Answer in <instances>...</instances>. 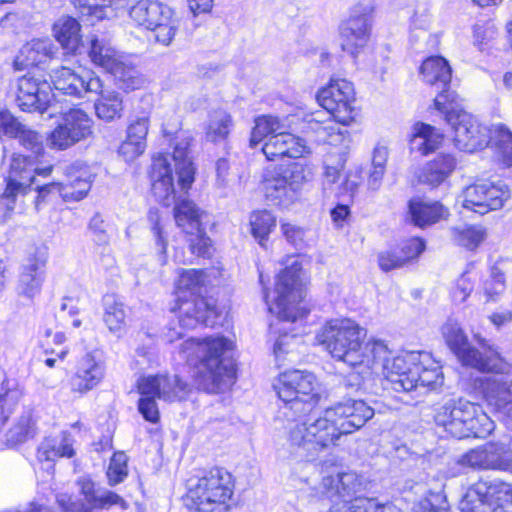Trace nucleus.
I'll use <instances>...</instances> for the list:
<instances>
[{"label": "nucleus", "mask_w": 512, "mask_h": 512, "mask_svg": "<svg viewBox=\"0 0 512 512\" xmlns=\"http://www.w3.org/2000/svg\"><path fill=\"white\" fill-rule=\"evenodd\" d=\"M127 462L128 457L125 453L116 452L113 454L106 473L109 485L115 486L124 481L128 475Z\"/></svg>", "instance_id": "49"}, {"label": "nucleus", "mask_w": 512, "mask_h": 512, "mask_svg": "<svg viewBox=\"0 0 512 512\" xmlns=\"http://www.w3.org/2000/svg\"><path fill=\"white\" fill-rule=\"evenodd\" d=\"M146 145L128 137L121 143L118 153L127 162L133 161L144 153Z\"/></svg>", "instance_id": "59"}, {"label": "nucleus", "mask_w": 512, "mask_h": 512, "mask_svg": "<svg viewBox=\"0 0 512 512\" xmlns=\"http://www.w3.org/2000/svg\"><path fill=\"white\" fill-rule=\"evenodd\" d=\"M72 438L67 433L57 437H46L39 445L37 458L39 461L54 462L58 458H71L74 455Z\"/></svg>", "instance_id": "33"}, {"label": "nucleus", "mask_w": 512, "mask_h": 512, "mask_svg": "<svg viewBox=\"0 0 512 512\" xmlns=\"http://www.w3.org/2000/svg\"><path fill=\"white\" fill-rule=\"evenodd\" d=\"M138 389L144 393H155L165 401H182L190 393V385L178 375H150L138 381Z\"/></svg>", "instance_id": "21"}, {"label": "nucleus", "mask_w": 512, "mask_h": 512, "mask_svg": "<svg viewBox=\"0 0 512 512\" xmlns=\"http://www.w3.org/2000/svg\"><path fill=\"white\" fill-rule=\"evenodd\" d=\"M148 219L152 225L151 230L155 238L156 247L160 253L159 261L161 264H165L167 260V235L164 233L163 226L161 225L159 212L157 210H150L148 214Z\"/></svg>", "instance_id": "52"}, {"label": "nucleus", "mask_w": 512, "mask_h": 512, "mask_svg": "<svg viewBox=\"0 0 512 512\" xmlns=\"http://www.w3.org/2000/svg\"><path fill=\"white\" fill-rule=\"evenodd\" d=\"M189 247L193 254L201 257L211 256V240L206 236L204 230L199 228V231H194L190 234Z\"/></svg>", "instance_id": "57"}, {"label": "nucleus", "mask_w": 512, "mask_h": 512, "mask_svg": "<svg viewBox=\"0 0 512 512\" xmlns=\"http://www.w3.org/2000/svg\"><path fill=\"white\" fill-rule=\"evenodd\" d=\"M129 15L136 24L153 31L155 40L165 46L172 42L179 28L173 10L156 0H139Z\"/></svg>", "instance_id": "12"}, {"label": "nucleus", "mask_w": 512, "mask_h": 512, "mask_svg": "<svg viewBox=\"0 0 512 512\" xmlns=\"http://www.w3.org/2000/svg\"><path fill=\"white\" fill-rule=\"evenodd\" d=\"M316 341L332 357L346 362L352 343V321L345 318L327 322L317 333Z\"/></svg>", "instance_id": "20"}, {"label": "nucleus", "mask_w": 512, "mask_h": 512, "mask_svg": "<svg viewBox=\"0 0 512 512\" xmlns=\"http://www.w3.org/2000/svg\"><path fill=\"white\" fill-rule=\"evenodd\" d=\"M60 114L61 120L46 137L49 148L64 151L92 135L94 122L85 110L73 107Z\"/></svg>", "instance_id": "13"}, {"label": "nucleus", "mask_w": 512, "mask_h": 512, "mask_svg": "<svg viewBox=\"0 0 512 512\" xmlns=\"http://www.w3.org/2000/svg\"><path fill=\"white\" fill-rule=\"evenodd\" d=\"M278 396L297 421L290 429L288 440L308 460L335 445L342 435L352 432V404H337L315 417L312 410L320 400L316 376L303 370L286 371L280 376Z\"/></svg>", "instance_id": "1"}, {"label": "nucleus", "mask_w": 512, "mask_h": 512, "mask_svg": "<svg viewBox=\"0 0 512 512\" xmlns=\"http://www.w3.org/2000/svg\"><path fill=\"white\" fill-rule=\"evenodd\" d=\"M354 512H402L391 502L380 503L376 498L354 497Z\"/></svg>", "instance_id": "54"}, {"label": "nucleus", "mask_w": 512, "mask_h": 512, "mask_svg": "<svg viewBox=\"0 0 512 512\" xmlns=\"http://www.w3.org/2000/svg\"><path fill=\"white\" fill-rule=\"evenodd\" d=\"M23 391L15 378H9L5 373H0V420L5 424L12 414Z\"/></svg>", "instance_id": "34"}, {"label": "nucleus", "mask_w": 512, "mask_h": 512, "mask_svg": "<svg viewBox=\"0 0 512 512\" xmlns=\"http://www.w3.org/2000/svg\"><path fill=\"white\" fill-rule=\"evenodd\" d=\"M448 215V209L438 201L426 202L421 199H411L408 203V219L420 228L446 219Z\"/></svg>", "instance_id": "26"}, {"label": "nucleus", "mask_w": 512, "mask_h": 512, "mask_svg": "<svg viewBox=\"0 0 512 512\" xmlns=\"http://www.w3.org/2000/svg\"><path fill=\"white\" fill-rule=\"evenodd\" d=\"M121 89L130 91L140 88L144 78L138 69L124 56L109 72Z\"/></svg>", "instance_id": "43"}, {"label": "nucleus", "mask_w": 512, "mask_h": 512, "mask_svg": "<svg viewBox=\"0 0 512 512\" xmlns=\"http://www.w3.org/2000/svg\"><path fill=\"white\" fill-rule=\"evenodd\" d=\"M20 194L14 189H10L9 186L6 185V189L2 195H0V222L8 219L14 210L16 196Z\"/></svg>", "instance_id": "62"}, {"label": "nucleus", "mask_w": 512, "mask_h": 512, "mask_svg": "<svg viewBox=\"0 0 512 512\" xmlns=\"http://www.w3.org/2000/svg\"><path fill=\"white\" fill-rule=\"evenodd\" d=\"M462 197L464 208L484 215L502 208L504 202L510 198V192L505 184L481 182L465 187Z\"/></svg>", "instance_id": "16"}, {"label": "nucleus", "mask_w": 512, "mask_h": 512, "mask_svg": "<svg viewBox=\"0 0 512 512\" xmlns=\"http://www.w3.org/2000/svg\"><path fill=\"white\" fill-rule=\"evenodd\" d=\"M388 156V144L384 141L378 142L372 152V168L368 176L369 189L377 190L380 187L386 171Z\"/></svg>", "instance_id": "45"}, {"label": "nucleus", "mask_w": 512, "mask_h": 512, "mask_svg": "<svg viewBox=\"0 0 512 512\" xmlns=\"http://www.w3.org/2000/svg\"><path fill=\"white\" fill-rule=\"evenodd\" d=\"M179 305V326L181 329H193L199 324L210 326L214 324L211 320L215 315L214 307L210 306L203 298L194 297L191 300H182L178 297Z\"/></svg>", "instance_id": "23"}, {"label": "nucleus", "mask_w": 512, "mask_h": 512, "mask_svg": "<svg viewBox=\"0 0 512 512\" xmlns=\"http://www.w3.org/2000/svg\"><path fill=\"white\" fill-rule=\"evenodd\" d=\"M443 135L433 126L425 123H416L410 138V149L426 155L439 147Z\"/></svg>", "instance_id": "35"}, {"label": "nucleus", "mask_w": 512, "mask_h": 512, "mask_svg": "<svg viewBox=\"0 0 512 512\" xmlns=\"http://www.w3.org/2000/svg\"><path fill=\"white\" fill-rule=\"evenodd\" d=\"M512 503V486L499 479H480L462 498L461 512H506Z\"/></svg>", "instance_id": "10"}, {"label": "nucleus", "mask_w": 512, "mask_h": 512, "mask_svg": "<svg viewBox=\"0 0 512 512\" xmlns=\"http://www.w3.org/2000/svg\"><path fill=\"white\" fill-rule=\"evenodd\" d=\"M232 342L222 336L204 339L188 338L180 345L183 358L195 366V381L208 393L228 390L235 381L231 356Z\"/></svg>", "instance_id": "4"}, {"label": "nucleus", "mask_w": 512, "mask_h": 512, "mask_svg": "<svg viewBox=\"0 0 512 512\" xmlns=\"http://www.w3.org/2000/svg\"><path fill=\"white\" fill-rule=\"evenodd\" d=\"M62 182H51L46 184H38L35 188L37 196L35 199V207L38 210L40 205L48 200L51 195L58 194L63 198Z\"/></svg>", "instance_id": "58"}, {"label": "nucleus", "mask_w": 512, "mask_h": 512, "mask_svg": "<svg viewBox=\"0 0 512 512\" xmlns=\"http://www.w3.org/2000/svg\"><path fill=\"white\" fill-rule=\"evenodd\" d=\"M189 143L185 140L176 144L173 152L175 171L178 176V184L182 191L187 192L194 182L195 168L188 157Z\"/></svg>", "instance_id": "39"}, {"label": "nucleus", "mask_w": 512, "mask_h": 512, "mask_svg": "<svg viewBox=\"0 0 512 512\" xmlns=\"http://www.w3.org/2000/svg\"><path fill=\"white\" fill-rule=\"evenodd\" d=\"M457 166L456 158L449 153H440L428 161L419 171V183L438 187L454 172Z\"/></svg>", "instance_id": "25"}, {"label": "nucleus", "mask_w": 512, "mask_h": 512, "mask_svg": "<svg viewBox=\"0 0 512 512\" xmlns=\"http://www.w3.org/2000/svg\"><path fill=\"white\" fill-rule=\"evenodd\" d=\"M374 10V0H360L354 7V48L364 47L369 41Z\"/></svg>", "instance_id": "31"}, {"label": "nucleus", "mask_w": 512, "mask_h": 512, "mask_svg": "<svg viewBox=\"0 0 512 512\" xmlns=\"http://www.w3.org/2000/svg\"><path fill=\"white\" fill-rule=\"evenodd\" d=\"M425 249V243L421 238L413 237L403 242L399 254L405 262L418 257Z\"/></svg>", "instance_id": "61"}, {"label": "nucleus", "mask_w": 512, "mask_h": 512, "mask_svg": "<svg viewBox=\"0 0 512 512\" xmlns=\"http://www.w3.org/2000/svg\"><path fill=\"white\" fill-rule=\"evenodd\" d=\"M366 336V330L354 324V386L370 389L374 375L381 371L394 391H412L414 380L410 371L421 360V352L409 351L390 359L382 341L366 340Z\"/></svg>", "instance_id": "3"}, {"label": "nucleus", "mask_w": 512, "mask_h": 512, "mask_svg": "<svg viewBox=\"0 0 512 512\" xmlns=\"http://www.w3.org/2000/svg\"><path fill=\"white\" fill-rule=\"evenodd\" d=\"M486 460V455L481 445L461 455L457 460V464L463 469L488 470Z\"/></svg>", "instance_id": "56"}, {"label": "nucleus", "mask_w": 512, "mask_h": 512, "mask_svg": "<svg viewBox=\"0 0 512 512\" xmlns=\"http://www.w3.org/2000/svg\"><path fill=\"white\" fill-rule=\"evenodd\" d=\"M420 73L427 84L439 89L434 99V106L438 111H442L446 104L455 103L456 93L450 90L452 70L443 57L427 58L420 67Z\"/></svg>", "instance_id": "19"}, {"label": "nucleus", "mask_w": 512, "mask_h": 512, "mask_svg": "<svg viewBox=\"0 0 512 512\" xmlns=\"http://www.w3.org/2000/svg\"><path fill=\"white\" fill-rule=\"evenodd\" d=\"M52 82L54 88L65 95L84 97L87 93L101 91L102 81L92 70H73L61 67L53 72Z\"/></svg>", "instance_id": "17"}, {"label": "nucleus", "mask_w": 512, "mask_h": 512, "mask_svg": "<svg viewBox=\"0 0 512 512\" xmlns=\"http://www.w3.org/2000/svg\"><path fill=\"white\" fill-rule=\"evenodd\" d=\"M54 94L50 83L42 78L27 74L17 80L16 103L22 111L49 112V117L58 111L53 103Z\"/></svg>", "instance_id": "14"}, {"label": "nucleus", "mask_w": 512, "mask_h": 512, "mask_svg": "<svg viewBox=\"0 0 512 512\" xmlns=\"http://www.w3.org/2000/svg\"><path fill=\"white\" fill-rule=\"evenodd\" d=\"M250 226L253 237L264 246L269 234L276 227V217L267 210L254 211L250 215Z\"/></svg>", "instance_id": "47"}, {"label": "nucleus", "mask_w": 512, "mask_h": 512, "mask_svg": "<svg viewBox=\"0 0 512 512\" xmlns=\"http://www.w3.org/2000/svg\"><path fill=\"white\" fill-rule=\"evenodd\" d=\"M140 398L138 400V411L143 418L151 423H158L160 419V413L158 404L156 402L157 395L155 393H144L141 389H138Z\"/></svg>", "instance_id": "53"}, {"label": "nucleus", "mask_w": 512, "mask_h": 512, "mask_svg": "<svg viewBox=\"0 0 512 512\" xmlns=\"http://www.w3.org/2000/svg\"><path fill=\"white\" fill-rule=\"evenodd\" d=\"M261 150L270 161L284 157L299 158L308 153L306 141L287 130L269 137Z\"/></svg>", "instance_id": "22"}, {"label": "nucleus", "mask_w": 512, "mask_h": 512, "mask_svg": "<svg viewBox=\"0 0 512 512\" xmlns=\"http://www.w3.org/2000/svg\"><path fill=\"white\" fill-rule=\"evenodd\" d=\"M13 138H17L19 143L27 150H30L36 156L44 151L43 137L37 131L32 130L21 123L20 129Z\"/></svg>", "instance_id": "50"}, {"label": "nucleus", "mask_w": 512, "mask_h": 512, "mask_svg": "<svg viewBox=\"0 0 512 512\" xmlns=\"http://www.w3.org/2000/svg\"><path fill=\"white\" fill-rule=\"evenodd\" d=\"M232 475L214 467L188 481L187 501L199 512H212L217 505L227 503L233 495Z\"/></svg>", "instance_id": "8"}, {"label": "nucleus", "mask_w": 512, "mask_h": 512, "mask_svg": "<svg viewBox=\"0 0 512 512\" xmlns=\"http://www.w3.org/2000/svg\"><path fill=\"white\" fill-rule=\"evenodd\" d=\"M66 180L62 182L63 200H82L91 189L92 179L89 171L83 167L72 166L66 170Z\"/></svg>", "instance_id": "30"}, {"label": "nucleus", "mask_w": 512, "mask_h": 512, "mask_svg": "<svg viewBox=\"0 0 512 512\" xmlns=\"http://www.w3.org/2000/svg\"><path fill=\"white\" fill-rule=\"evenodd\" d=\"M434 420L452 437L483 438L494 429V422L481 406L463 399H449L435 409Z\"/></svg>", "instance_id": "6"}, {"label": "nucleus", "mask_w": 512, "mask_h": 512, "mask_svg": "<svg viewBox=\"0 0 512 512\" xmlns=\"http://www.w3.org/2000/svg\"><path fill=\"white\" fill-rule=\"evenodd\" d=\"M307 180V170L300 163L277 166L265 175V195L275 205L287 207L299 198Z\"/></svg>", "instance_id": "11"}, {"label": "nucleus", "mask_w": 512, "mask_h": 512, "mask_svg": "<svg viewBox=\"0 0 512 512\" xmlns=\"http://www.w3.org/2000/svg\"><path fill=\"white\" fill-rule=\"evenodd\" d=\"M249 146L256 148L264 139L288 130L287 120L273 115H261L254 121Z\"/></svg>", "instance_id": "36"}, {"label": "nucleus", "mask_w": 512, "mask_h": 512, "mask_svg": "<svg viewBox=\"0 0 512 512\" xmlns=\"http://www.w3.org/2000/svg\"><path fill=\"white\" fill-rule=\"evenodd\" d=\"M36 162L29 156L13 154L7 177V186L20 194H26L35 182Z\"/></svg>", "instance_id": "24"}, {"label": "nucleus", "mask_w": 512, "mask_h": 512, "mask_svg": "<svg viewBox=\"0 0 512 512\" xmlns=\"http://www.w3.org/2000/svg\"><path fill=\"white\" fill-rule=\"evenodd\" d=\"M126 310L124 303L114 295L104 298V322L108 329L117 333L124 329L126 324Z\"/></svg>", "instance_id": "44"}, {"label": "nucleus", "mask_w": 512, "mask_h": 512, "mask_svg": "<svg viewBox=\"0 0 512 512\" xmlns=\"http://www.w3.org/2000/svg\"><path fill=\"white\" fill-rule=\"evenodd\" d=\"M410 373L414 380V389L419 387L435 389L443 384L444 377L441 366L433 361L426 352H421V360L417 362Z\"/></svg>", "instance_id": "29"}, {"label": "nucleus", "mask_w": 512, "mask_h": 512, "mask_svg": "<svg viewBox=\"0 0 512 512\" xmlns=\"http://www.w3.org/2000/svg\"><path fill=\"white\" fill-rule=\"evenodd\" d=\"M351 95L350 82L345 79L332 80L327 87L318 92L317 101L337 122L349 125L352 122Z\"/></svg>", "instance_id": "18"}, {"label": "nucleus", "mask_w": 512, "mask_h": 512, "mask_svg": "<svg viewBox=\"0 0 512 512\" xmlns=\"http://www.w3.org/2000/svg\"><path fill=\"white\" fill-rule=\"evenodd\" d=\"M89 57L91 61L109 73L124 57L104 39L93 36L90 40Z\"/></svg>", "instance_id": "40"}, {"label": "nucleus", "mask_w": 512, "mask_h": 512, "mask_svg": "<svg viewBox=\"0 0 512 512\" xmlns=\"http://www.w3.org/2000/svg\"><path fill=\"white\" fill-rule=\"evenodd\" d=\"M150 177L152 180V192L156 199L164 206H170L172 203H175L174 218L177 226L182 228L187 234L199 231L204 212L186 198H179L175 201L172 169L166 156L159 155L154 157Z\"/></svg>", "instance_id": "7"}, {"label": "nucleus", "mask_w": 512, "mask_h": 512, "mask_svg": "<svg viewBox=\"0 0 512 512\" xmlns=\"http://www.w3.org/2000/svg\"><path fill=\"white\" fill-rule=\"evenodd\" d=\"M99 95V98L94 103L96 116L106 122L113 121L122 116L123 100L119 93L110 90H103L94 92Z\"/></svg>", "instance_id": "41"}, {"label": "nucleus", "mask_w": 512, "mask_h": 512, "mask_svg": "<svg viewBox=\"0 0 512 512\" xmlns=\"http://www.w3.org/2000/svg\"><path fill=\"white\" fill-rule=\"evenodd\" d=\"M486 455L488 470L512 472V439L509 444L502 441H490L482 445Z\"/></svg>", "instance_id": "38"}, {"label": "nucleus", "mask_w": 512, "mask_h": 512, "mask_svg": "<svg viewBox=\"0 0 512 512\" xmlns=\"http://www.w3.org/2000/svg\"><path fill=\"white\" fill-rule=\"evenodd\" d=\"M378 263L383 271L400 268L406 264L404 258L397 251H385L379 254Z\"/></svg>", "instance_id": "63"}, {"label": "nucleus", "mask_w": 512, "mask_h": 512, "mask_svg": "<svg viewBox=\"0 0 512 512\" xmlns=\"http://www.w3.org/2000/svg\"><path fill=\"white\" fill-rule=\"evenodd\" d=\"M232 116L225 110L217 109L210 112L205 127L207 141L220 144L227 140L233 129Z\"/></svg>", "instance_id": "37"}, {"label": "nucleus", "mask_w": 512, "mask_h": 512, "mask_svg": "<svg viewBox=\"0 0 512 512\" xmlns=\"http://www.w3.org/2000/svg\"><path fill=\"white\" fill-rule=\"evenodd\" d=\"M106 367L101 353L93 350L82 355L68 381L70 392L79 397L98 387L105 377Z\"/></svg>", "instance_id": "15"}, {"label": "nucleus", "mask_w": 512, "mask_h": 512, "mask_svg": "<svg viewBox=\"0 0 512 512\" xmlns=\"http://www.w3.org/2000/svg\"><path fill=\"white\" fill-rule=\"evenodd\" d=\"M455 103L446 104L440 111L454 131V145L461 151L473 153L489 144L493 146L503 164L512 166V132L503 124L482 126L471 114L458 109Z\"/></svg>", "instance_id": "5"}, {"label": "nucleus", "mask_w": 512, "mask_h": 512, "mask_svg": "<svg viewBox=\"0 0 512 512\" xmlns=\"http://www.w3.org/2000/svg\"><path fill=\"white\" fill-rule=\"evenodd\" d=\"M36 420L31 409H25L17 422L6 434L8 446H16L33 438L36 435Z\"/></svg>", "instance_id": "42"}, {"label": "nucleus", "mask_w": 512, "mask_h": 512, "mask_svg": "<svg viewBox=\"0 0 512 512\" xmlns=\"http://www.w3.org/2000/svg\"><path fill=\"white\" fill-rule=\"evenodd\" d=\"M374 414L373 407L361 399H354V430L361 428Z\"/></svg>", "instance_id": "60"}, {"label": "nucleus", "mask_w": 512, "mask_h": 512, "mask_svg": "<svg viewBox=\"0 0 512 512\" xmlns=\"http://www.w3.org/2000/svg\"><path fill=\"white\" fill-rule=\"evenodd\" d=\"M205 281L203 271L196 269L182 270L176 284L179 293L189 292L195 296L199 294Z\"/></svg>", "instance_id": "48"}, {"label": "nucleus", "mask_w": 512, "mask_h": 512, "mask_svg": "<svg viewBox=\"0 0 512 512\" xmlns=\"http://www.w3.org/2000/svg\"><path fill=\"white\" fill-rule=\"evenodd\" d=\"M441 332L450 350L464 366L495 374L481 379L482 393L496 412L512 420V378L504 375L506 363L497 350L479 335H475V339L484 351L472 347L460 323L453 318L447 319Z\"/></svg>", "instance_id": "2"}, {"label": "nucleus", "mask_w": 512, "mask_h": 512, "mask_svg": "<svg viewBox=\"0 0 512 512\" xmlns=\"http://www.w3.org/2000/svg\"><path fill=\"white\" fill-rule=\"evenodd\" d=\"M149 123L150 120L147 114H141L132 118L127 126L126 137L146 145Z\"/></svg>", "instance_id": "55"}, {"label": "nucleus", "mask_w": 512, "mask_h": 512, "mask_svg": "<svg viewBox=\"0 0 512 512\" xmlns=\"http://www.w3.org/2000/svg\"><path fill=\"white\" fill-rule=\"evenodd\" d=\"M45 265V259L39 257L27 260V263L23 265L16 288L19 295L33 298L40 292L44 281Z\"/></svg>", "instance_id": "28"}, {"label": "nucleus", "mask_w": 512, "mask_h": 512, "mask_svg": "<svg viewBox=\"0 0 512 512\" xmlns=\"http://www.w3.org/2000/svg\"><path fill=\"white\" fill-rule=\"evenodd\" d=\"M453 241L469 250L476 249L486 238V229L477 225H463L451 229Z\"/></svg>", "instance_id": "46"}, {"label": "nucleus", "mask_w": 512, "mask_h": 512, "mask_svg": "<svg viewBox=\"0 0 512 512\" xmlns=\"http://www.w3.org/2000/svg\"><path fill=\"white\" fill-rule=\"evenodd\" d=\"M495 34L496 31L492 23H486L484 25L477 24L474 26V41L480 51L484 50V45L492 40Z\"/></svg>", "instance_id": "64"}, {"label": "nucleus", "mask_w": 512, "mask_h": 512, "mask_svg": "<svg viewBox=\"0 0 512 512\" xmlns=\"http://www.w3.org/2000/svg\"><path fill=\"white\" fill-rule=\"evenodd\" d=\"M79 22L70 16L59 18L53 25V35L63 49L75 53L80 47L82 36Z\"/></svg>", "instance_id": "32"}, {"label": "nucleus", "mask_w": 512, "mask_h": 512, "mask_svg": "<svg viewBox=\"0 0 512 512\" xmlns=\"http://www.w3.org/2000/svg\"><path fill=\"white\" fill-rule=\"evenodd\" d=\"M290 264L277 277L273 291V301L269 302V296L265 295L268 309L275 314L280 321L295 322L302 318L307 311L299 306L304 297V291L300 281L301 266L295 257H290Z\"/></svg>", "instance_id": "9"}, {"label": "nucleus", "mask_w": 512, "mask_h": 512, "mask_svg": "<svg viewBox=\"0 0 512 512\" xmlns=\"http://www.w3.org/2000/svg\"><path fill=\"white\" fill-rule=\"evenodd\" d=\"M57 48L50 39H33L22 46L14 64L17 69L38 66L54 57Z\"/></svg>", "instance_id": "27"}, {"label": "nucleus", "mask_w": 512, "mask_h": 512, "mask_svg": "<svg viewBox=\"0 0 512 512\" xmlns=\"http://www.w3.org/2000/svg\"><path fill=\"white\" fill-rule=\"evenodd\" d=\"M506 281L503 271L497 266L490 270L489 277L484 281L483 289L487 300L495 301L505 291Z\"/></svg>", "instance_id": "51"}]
</instances>
